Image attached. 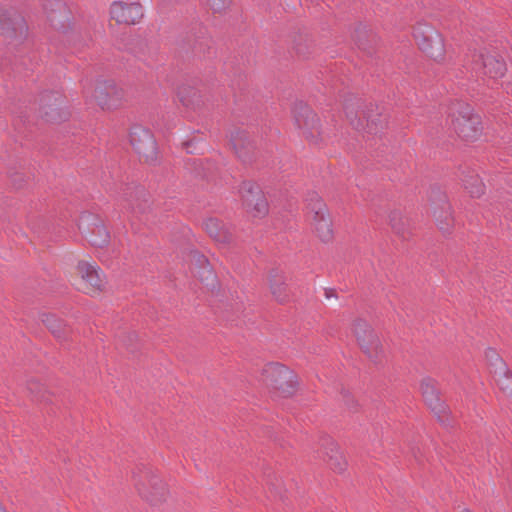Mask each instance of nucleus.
<instances>
[{"mask_svg": "<svg viewBox=\"0 0 512 512\" xmlns=\"http://www.w3.org/2000/svg\"><path fill=\"white\" fill-rule=\"evenodd\" d=\"M264 381L267 385L280 391L284 396L293 393L295 387V375L285 365L269 363L263 369Z\"/></svg>", "mask_w": 512, "mask_h": 512, "instance_id": "nucleus-7", "label": "nucleus"}, {"mask_svg": "<svg viewBox=\"0 0 512 512\" xmlns=\"http://www.w3.org/2000/svg\"><path fill=\"white\" fill-rule=\"evenodd\" d=\"M268 284L273 298L280 304L290 300V290L286 277L279 269H272L268 274Z\"/></svg>", "mask_w": 512, "mask_h": 512, "instance_id": "nucleus-21", "label": "nucleus"}, {"mask_svg": "<svg viewBox=\"0 0 512 512\" xmlns=\"http://www.w3.org/2000/svg\"><path fill=\"white\" fill-rule=\"evenodd\" d=\"M326 298H331L336 296V291L334 289H325Z\"/></svg>", "mask_w": 512, "mask_h": 512, "instance_id": "nucleus-36", "label": "nucleus"}, {"mask_svg": "<svg viewBox=\"0 0 512 512\" xmlns=\"http://www.w3.org/2000/svg\"><path fill=\"white\" fill-rule=\"evenodd\" d=\"M468 59L470 67L476 75L497 79L504 76L506 72V64L499 55L481 51L472 53Z\"/></svg>", "mask_w": 512, "mask_h": 512, "instance_id": "nucleus-6", "label": "nucleus"}, {"mask_svg": "<svg viewBox=\"0 0 512 512\" xmlns=\"http://www.w3.org/2000/svg\"><path fill=\"white\" fill-rule=\"evenodd\" d=\"M193 257L198 264L199 270L196 272V274L198 275L201 282L205 283L207 286H213L215 275L212 268L210 267L208 259L204 255L198 253H195Z\"/></svg>", "mask_w": 512, "mask_h": 512, "instance_id": "nucleus-27", "label": "nucleus"}, {"mask_svg": "<svg viewBox=\"0 0 512 512\" xmlns=\"http://www.w3.org/2000/svg\"><path fill=\"white\" fill-rule=\"evenodd\" d=\"M439 194L440 207L434 209L433 215L435 217L438 228L443 233H449L454 221L451 214V207L446 199V196L440 192Z\"/></svg>", "mask_w": 512, "mask_h": 512, "instance_id": "nucleus-23", "label": "nucleus"}, {"mask_svg": "<svg viewBox=\"0 0 512 512\" xmlns=\"http://www.w3.org/2000/svg\"><path fill=\"white\" fill-rule=\"evenodd\" d=\"M353 334L363 353L374 363H382L386 353L378 335L363 319H356L352 325Z\"/></svg>", "mask_w": 512, "mask_h": 512, "instance_id": "nucleus-3", "label": "nucleus"}, {"mask_svg": "<svg viewBox=\"0 0 512 512\" xmlns=\"http://www.w3.org/2000/svg\"><path fill=\"white\" fill-rule=\"evenodd\" d=\"M451 124L455 133L465 141H474L481 134L479 115L473 114L472 107L456 102L450 107Z\"/></svg>", "mask_w": 512, "mask_h": 512, "instance_id": "nucleus-1", "label": "nucleus"}, {"mask_svg": "<svg viewBox=\"0 0 512 512\" xmlns=\"http://www.w3.org/2000/svg\"><path fill=\"white\" fill-rule=\"evenodd\" d=\"M78 274L81 276L86 293H98L105 285V276L95 264L87 261H79Z\"/></svg>", "mask_w": 512, "mask_h": 512, "instance_id": "nucleus-14", "label": "nucleus"}, {"mask_svg": "<svg viewBox=\"0 0 512 512\" xmlns=\"http://www.w3.org/2000/svg\"><path fill=\"white\" fill-rule=\"evenodd\" d=\"M124 93L121 88L116 86L113 82H108L103 85L97 86L94 91L95 101L102 109L116 108Z\"/></svg>", "mask_w": 512, "mask_h": 512, "instance_id": "nucleus-17", "label": "nucleus"}, {"mask_svg": "<svg viewBox=\"0 0 512 512\" xmlns=\"http://www.w3.org/2000/svg\"><path fill=\"white\" fill-rule=\"evenodd\" d=\"M130 143L144 161L152 162L156 159L157 145L149 129L141 125H134L130 130Z\"/></svg>", "mask_w": 512, "mask_h": 512, "instance_id": "nucleus-10", "label": "nucleus"}, {"mask_svg": "<svg viewBox=\"0 0 512 512\" xmlns=\"http://www.w3.org/2000/svg\"><path fill=\"white\" fill-rule=\"evenodd\" d=\"M295 125L311 142L317 143L319 136V118L313 110L303 102L295 103L293 107Z\"/></svg>", "mask_w": 512, "mask_h": 512, "instance_id": "nucleus-8", "label": "nucleus"}, {"mask_svg": "<svg viewBox=\"0 0 512 512\" xmlns=\"http://www.w3.org/2000/svg\"><path fill=\"white\" fill-rule=\"evenodd\" d=\"M41 321L57 339H65L68 335V327L65 325L63 320L54 314L43 313L41 315Z\"/></svg>", "mask_w": 512, "mask_h": 512, "instance_id": "nucleus-26", "label": "nucleus"}, {"mask_svg": "<svg viewBox=\"0 0 512 512\" xmlns=\"http://www.w3.org/2000/svg\"><path fill=\"white\" fill-rule=\"evenodd\" d=\"M465 189L472 197L478 198L484 193L485 186L474 170L467 169L462 172Z\"/></svg>", "mask_w": 512, "mask_h": 512, "instance_id": "nucleus-25", "label": "nucleus"}, {"mask_svg": "<svg viewBox=\"0 0 512 512\" xmlns=\"http://www.w3.org/2000/svg\"><path fill=\"white\" fill-rule=\"evenodd\" d=\"M63 96L58 92H45L40 98V112L47 122H58L64 119L61 111Z\"/></svg>", "mask_w": 512, "mask_h": 512, "instance_id": "nucleus-16", "label": "nucleus"}, {"mask_svg": "<svg viewBox=\"0 0 512 512\" xmlns=\"http://www.w3.org/2000/svg\"><path fill=\"white\" fill-rule=\"evenodd\" d=\"M127 339L124 340V344L127 347H130L132 345V342H134L137 339V335L135 333H130L126 337Z\"/></svg>", "mask_w": 512, "mask_h": 512, "instance_id": "nucleus-34", "label": "nucleus"}, {"mask_svg": "<svg viewBox=\"0 0 512 512\" xmlns=\"http://www.w3.org/2000/svg\"><path fill=\"white\" fill-rule=\"evenodd\" d=\"M419 48L430 58L439 62L444 59V42L439 32L429 24L419 23L413 29Z\"/></svg>", "mask_w": 512, "mask_h": 512, "instance_id": "nucleus-4", "label": "nucleus"}, {"mask_svg": "<svg viewBox=\"0 0 512 512\" xmlns=\"http://www.w3.org/2000/svg\"><path fill=\"white\" fill-rule=\"evenodd\" d=\"M230 142L243 163H250L254 159L256 148L247 131L234 129L230 134Z\"/></svg>", "mask_w": 512, "mask_h": 512, "instance_id": "nucleus-15", "label": "nucleus"}, {"mask_svg": "<svg viewBox=\"0 0 512 512\" xmlns=\"http://www.w3.org/2000/svg\"><path fill=\"white\" fill-rule=\"evenodd\" d=\"M321 447L324 450V460L327 461L330 468L337 473L344 472L347 467V461L339 451V447L334 440L330 437L322 438Z\"/></svg>", "mask_w": 512, "mask_h": 512, "instance_id": "nucleus-19", "label": "nucleus"}, {"mask_svg": "<svg viewBox=\"0 0 512 512\" xmlns=\"http://www.w3.org/2000/svg\"><path fill=\"white\" fill-rule=\"evenodd\" d=\"M192 48L198 55H205L211 49V39L206 36V30L201 28L199 35L195 36Z\"/></svg>", "mask_w": 512, "mask_h": 512, "instance_id": "nucleus-29", "label": "nucleus"}, {"mask_svg": "<svg viewBox=\"0 0 512 512\" xmlns=\"http://www.w3.org/2000/svg\"><path fill=\"white\" fill-rule=\"evenodd\" d=\"M392 229L402 236H404V221L399 212H392L389 216Z\"/></svg>", "mask_w": 512, "mask_h": 512, "instance_id": "nucleus-33", "label": "nucleus"}, {"mask_svg": "<svg viewBox=\"0 0 512 512\" xmlns=\"http://www.w3.org/2000/svg\"><path fill=\"white\" fill-rule=\"evenodd\" d=\"M214 13H224L233 4V0H206Z\"/></svg>", "mask_w": 512, "mask_h": 512, "instance_id": "nucleus-31", "label": "nucleus"}, {"mask_svg": "<svg viewBox=\"0 0 512 512\" xmlns=\"http://www.w3.org/2000/svg\"><path fill=\"white\" fill-rule=\"evenodd\" d=\"M461 512H471V511H470V510H468V509H465V510H463V511H461Z\"/></svg>", "mask_w": 512, "mask_h": 512, "instance_id": "nucleus-37", "label": "nucleus"}, {"mask_svg": "<svg viewBox=\"0 0 512 512\" xmlns=\"http://www.w3.org/2000/svg\"><path fill=\"white\" fill-rule=\"evenodd\" d=\"M133 479L140 496L151 504L157 505L166 499V486L151 468L144 465L137 467Z\"/></svg>", "mask_w": 512, "mask_h": 512, "instance_id": "nucleus-2", "label": "nucleus"}, {"mask_svg": "<svg viewBox=\"0 0 512 512\" xmlns=\"http://www.w3.org/2000/svg\"><path fill=\"white\" fill-rule=\"evenodd\" d=\"M110 16L118 24L135 25L143 18L144 12L138 2L115 1L110 6Z\"/></svg>", "mask_w": 512, "mask_h": 512, "instance_id": "nucleus-12", "label": "nucleus"}, {"mask_svg": "<svg viewBox=\"0 0 512 512\" xmlns=\"http://www.w3.org/2000/svg\"><path fill=\"white\" fill-rule=\"evenodd\" d=\"M243 205L253 217H263L268 213V203L260 187L251 181H244L239 189Z\"/></svg>", "mask_w": 512, "mask_h": 512, "instance_id": "nucleus-9", "label": "nucleus"}, {"mask_svg": "<svg viewBox=\"0 0 512 512\" xmlns=\"http://www.w3.org/2000/svg\"><path fill=\"white\" fill-rule=\"evenodd\" d=\"M124 208L134 213H144L149 207V195L143 187L126 185L120 194Z\"/></svg>", "mask_w": 512, "mask_h": 512, "instance_id": "nucleus-13", "label": "nucleus"}, {"mask_svg": "<svg viewBox=\"0 0 512 512\" xmlns=\"http://www.w3.org/2000/svg\"><path fill=\"white\" fill-rule=\"evenodd\" d=\"M27 391L34 400H37V401L48 400V398L46 396L48 394L47 390L41 383H39L36 380L28 381Z\"/></svg>", "mask_w": 512, "mask_h": 512, "instance_id": "nucleus-30", "label": "nucleus"}, {"mask_svg": "<svg viewBox=\"0 0 512 512\" xmlns=\"http://www.w3.org/2000/svg\"><path fill=\"white\" fill-rule=\"evenodd\" d=\"M43 7L49 16L53 15L55 12L64 13L66 10L64 3L60 0H46Z\"/></svg>", "mask_w": 512, "mask_h": 512, "instance_id": "nucleus-32", "label": "nucleus"}, {"mask_svg": "<svg viewBox=\"0 0 512 512\" xmlns=\"http://www.w3.org/2000/svg\"><path fill=\"white\" fill-rule=\"evenodd\" d=\"M343 399L345 400L348 407H351L352 403L354 402L352 396L348 392L343 394Z\"/></svg>", "mask_w": 512, "mask_h": 512, "instance_id": "nucleus-35", "label": "nucleus"}, {"mask_svg": "<svg viewBox=\"0 0 512 512\" xmlns=\"http://www.w3.org/2000/svg\"><path fill=\"white\" fill-rule=\"evenodd\" d=\"M306 201L307 215L313 221L319 238L325 242L329 241L332 238V228L326 204L315 192L309 194Z\"/></svg>", "mask_w": 512, "mask_h": 512, "instance_id": "nucleus-5", "label": "nucleus"}, {"mask_svg": "<svg viewBox=\"0 0 512 512\" xmlns=\"http://www.w3.org/2000/svg\"><path fill=\"white\" fill-rule=\"evenodd\" d=\"M204 229L208 235L219 245H229L234 239L230 226L216 218H209L204 222Z\"/></svg>", "mask_w": 512, "mask_h": 512, "instance_id": "nucleus-20", "label": "nucleus"}, {"mask_svg": "<svg viewBox=\"0 0 512 512\" xmlns=\"http://www.w3.org/2000/svg\"><path fill=\"white\" fill-rule=\"evenodd\" d=\"M489 353L495 356L496 361L499 362L501 366L499 377L496 379L497 384L499 385L500 389L503 390L504 392L512 393V375L506 370L505 364L494 350L489 349L487 352V356L489 355Z\"/></svg>", "mask_w": 512, "mask_h": 512, "instance_id": "nucleus-28", "label": "nucleus"}, {"mask_svg": "<svg viewBox=\"0 0 512 512\" xmlns=\"http://www.w3.org/2000/svg\"><path fill=\"white\" fill-rule=\"evenodd\" d=\"M87 224L89 226V242L96 247H103L108 244L110 235L107 231L103 222L92 216V215H84L81 217V223L79 225V229H82V226Z\"/></svg>", "mask_w": 512, "mask_h": 512, "instance_id": "nucleus-18", "label": "nucleus"}, {"mask_svg": "<svg viewBox=\"0 0 512 512\" xmlns=\"http://www.w3.org/2000/svg\"><path fill=\"white\" fill-rule=\"evenodd\" d=\"M0 31L9 37L16 36L18 32L23 35L26 32V24L22 17L11 18L6 11L0 10Z\"/></svg>", "mask_w": 512, "mask_h": 512, "instance_id": "nucleus-24", "label": "nucleus"}, {"mask_svg": "<svg viewBox=\"0 0 512 512\" xmlns=\"http://www.w3.org/2000/svg\"><path fill=\"white\" fill-rule=\"evenodd\" d=\"M420 390L425 403L431 411L437 416L439 421L445 422L448 409L440 399L437 382L430 377H425L421 380Z\"/></svg>", "mask_w": 512, "mask_h": 512, "instance_id": "nucleus-11", "label": "nucleus"}, {"mask_svg": "<svg viewBox=\"0 0 512 512\" xmlns=\"http://www.w3.org/2000/svg\"><path fill=\"white\" fill-rule=\"evenodd\" d=\"M345 113L347 118L349 119L350 123L355 127L357 130H367V133L369 134H377L380 130H382L386 124V118H382L380 114H369L365 117L366 124L361 121V119H357V115H355V118L352 117V111H349L348 106H345Z\"/></svg>", "mask_w": 512, "mask_h": 512, "instance_id": "nucleus-22", "label": "nucleus"}]
</instances>
